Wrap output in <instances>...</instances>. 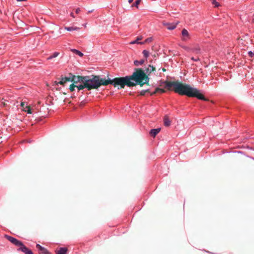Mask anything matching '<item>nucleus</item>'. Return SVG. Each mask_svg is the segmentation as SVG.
I'll return each mask as SVG.
<instances>
[{
    "label": "nucleus",
    "mask_w": 254,
    "mask_h": 254,
    "mask_svg": "<svg viewBox=\"0 0 254 254\" xmlns=\"http://www.w3.org/2000/svg\"><path fill=\"white\" fill-rule=\"evenodd\" d=\"M160 86L167 90L173 91L181 95H186L190 97H196L202 100H206L204 95L196 88L188 84H184L178 82L164 81L162 82Z\"/></svg>",
    "instance_id": "obj_1"
},
{
    "label": "nucleus",
    "mask_w": 254,
    "mask_h": 254,
    "mask_svg": "<svg viewBox=\"0 0 254 254\" xmlns=\"http://www.w3.org/2000/svg\"><path fill=\"white\" fill-rule=\"evenodd\" d=\"M85 84V88L88 90L96 89L101 85H107L108 82L105 79H100L99 77L95 76L92 79H89L88 76H84L83 78Z\"/></svg>",
    "instance_id": "obj_2"
},
{
    "label": "nucleus",
    "mask_w": 254,
    "mask_h": 254,
    "mask_svg": "<svg viewBox=\"0 0 254 254\" xmlns=\"http://www.w3.org/2000/svg\"><path fill=\"white\" fill-rule=\"evenodd\" d=\"M130 79L127 76L124 77L115 78L113 80L106 79V81L108 82V85L113 84L115 87L120 85L121 88H124L126 85L128 87L133 86V84L131 82Z\"/></svg>",
    "instance_id": "obj_3"
},
{
    "label": "nucleus",
    "mask_w": 254,
    "mask_h": 254,
    "mask_svg": "<svg viewBox=\"0 0 254 254\" xmlns=\"http://www.w3.org/2000/svg\"><path fill=\"white\" fill-rule=\"evenodd\" d=\"M83 78H84V76H73L72 77L71 80L72 83L69 86L70 91H73L75 88H76L78 91L85 88V84Z\"/></svg>",
    "instance_id": "obj_4"
},
{
    "label": "nucleus",
    "mask_w": 254,
    "mask_h": 254,
    "mask_svg": "<svg viewBox=\"0 0 254 254\" xmlns=\"http://www.w3.org/2000/svg\"><path fill=\"white\" fill-rule=\"evenodd\" d=\"M145 77L144 73L140 69L134 72L131 76H128V77L131 79V82L133 84V86L136 85L137 82H142Z\"/></svg>",
    "instance_id": "obj_5"
},
{
    "label": "nucleus",
    "mask_w": 254,
    "mask_h": 254,
    "mask_svg": "<svg viewBox=\"0 0 254 254\" xmlns=\"http://www.w3.org/2000/svg\"><path fill=\"white\" fill-rule=\"evenodd\" d=\"M21 107L22 108V110L28 114L37 113L38 111V109L34 108V106L33 105H28L27 103L25 102H22L21 103Z\"/></svg>",
    "instance_id": "obj_6"
},
{
    "label": "nucleus",
    "mask_w": 254,
    "mask_h": 254,
    "mask_svg": "<svg viewBox=\"0 0 254 254\" xmlns=\"http://www.w3.org/2000/svg\"><path fill=\"white\" fill-rule=\"evenodd\" d=\"M141 37H138L136 40H133L129 42V44H136L138 45H142L146 43H149L152 41L153 38L152 37H149L146 39L143 42H139L140 40H141Z\"/></svg>",
    "instance_id": "obj_7"
},
{
    "label": "nucleus",
    "mask_w": 254,
    "mask_h": 254,
    "mask_svg": "<svg viewBox=\"0 0 254 254\" xmlns=\"http://www.w3.org/2000/svg\"><path fill=\"white\" fill-rule=\"evenodd\" d=\"M5 237L11 243H12L13 244L17 247H19V248L21 246V245L22 244V243L20 241H18V240L8 235H5Z\"/></svg>",
    "instance_id": "obj_8"
},
{
    "label": "nucleus",
    "mask_w": 254,
    "mask_h": 254,
    "mask_svg": "<svg viewBox=\"0 0 254 254\" xmlns=\"http://www.w3.org/2000/svg\"><path fill=\"white\" fill-rule=\"evenodd\" d=\"M18 251H20L25 254H33L32 252L25 247L23 244L21 245V246L18 249Z\"/></svg>",
    "instance_id": "obj_9"
},
{
    "label": "nucleus",
    "mask_w": 254,
    "mask_h": 254,
    "mask_svg": "<svg viewBox=\"0 0 254 254\" xmlns=\"http://www.w3.org/2000/svg\"><path fill=\"white\" fill-rule=\"evenodd\" d=\"M36 248L40 252V254H51V253L46 249L39 244L36 245Z\"/></svg>",
    "instance_id": "obj_10"
},
{
    "label": "nucleus",
    "mask_w": 254,
    "mask_h": 254,
    "mask_svg": "<svg viewBox=\"0 0 254 254\" xmlns=\"http://www.w3.org/2000/svg\"><path fill=\"white\" fill-rule=\"evenodd\" d=\"M178 23H179V21H178L176 23H167L165 24V25L166 26V28L168 30H173L176 28V27H177V25L178 24Z\"/></svg>",
    "instance_id": "obj_11"
},
{
    "label": "nucleus",
    "mask_w": 254,
    "mask_h": 254,
    "mask_svg": "<svg viewBox=\"0 0 254 254\" xmlns=\"http://www.w3.org/2000/svg\"><path fill=\"white\" fill-rule=\"evenodd\" d=\"M182 35L183 37L184 40H186L190 38L189 33L188 30L186 29H183L182 31Z\"/></svg>",
    "instance_id": "obj_12"
},
{
    "label": "nucleus",
    "mask_w": 254,
    "mask_h": 254,
    "mask_svg": "<svg viewBox=\"0 0 254 254\" xmlns=\"http://www.w3.org/2000/svg\"><path fill=\"white\" fill-rule=\"evenodd\" d=\"M160 131V128H155V129H152L150 131V135L154 137Z\"/></svg>",
    "instance_id": "obj_13"
},
{
    "label": "nucleus",
    "mask_w": 254,
    "mask_h": 254,
    "mask_svg": "<svg viewBox=\"0 0 254 254\" xmlns=\"http://www.w3.org/2000/svg\"><path fill=\"white\" fill-rule=\"evenodd\" d=\"M67 251L66 248H60L56 251V254H66Z\"/></svg>",
    "instance_id": "obj_14"
},
{
    "label": "nucleus",
    "mask_w": 254,
    "mask_h": 254,
    "mask_svg": "<svg viewBox=\"0 0 254 254\" xmlns=\"http://www.w3.org/2000/svg\"><path fill=\"white\" fill-rule=\"evenodd\" d=\"M158 92H159L160 93H163L165 92V89H163V88H159V87L156 88L155 89V91L152 93H151V95L154 94Z\"/></svg>",
    "instance_id": "obj_15"
},
{
    "label": "nucleus",
    "mask_w": 254,
    "mask_h": 254,
    "mask_svg": "<svg viewBox=\"0 0 254 254\" xmlns=\"http://www.w3.org/2000/svg\"><path fill=\"white\" fill-rule=\"evenodd\" d=\"M171 122L168 117H165L164 118V124L166 127H169L170 125Z\"/></svg>",
    "instance_id": "obj_16"
},
{
    "label": "nucleus",
    "mask_w": 254,
    "mask_h": 254,
    "mask_svg": "<svg viewBox=\"0 0 254 254\" xmlns=\"http://www.w3.org/2000/svg\"><path fill=\"white\" fill-rule=\"evenodd\" d=\"M71 52L73 54H75L79 56L80 57H82L83 55V54L80 51L76 50V49H71Z\"/></svg>",
    "instance_id": "obj_17"
},
{
    "label": "nucleus",
    "mask_w": 254,
    "mask_h": 254,
    "mask_svg": "<svg viewBox=\"0 0 254 254\" xmlns=\"http://www.w3.org/2000/svg\"><path fill=\"white\" fill-rule=\"evenodd\" d=\"M69 81V79L68 78H66V77L64 78L61 79V80L59 82H58V84H60L61 85H64L67 81Z\"/></svg>",
    "instance_id": "obj_18"
},
{
    "label": "nucleus",
    "mask_w": 254,
    "mask_h": 254,
    "mask_svg": "<svg viewBox=\"0 0 254 254\" xmlns=\"http://www.w3.org/2000/svg\"><path fill=\"white\" fill-rule=\"evenodd\" d=\"M64 28L68 31H71L73 30H77L79 29V28L75 27V26L65 27Z\"/></svg>",
    "instance_id": "obj_19"
},
{
    "label": "nucleus",
    "mask_w": 254,
    "mask_h": 254,
    "mask_svg": "<svg viewBox=\"0 0 254 254\" xmlns=\"http://www.w3.org/2000/svg\"><path fill=\"white\" fill-rule=\"evenodd\" d=\"M144 63V60H136L134 61V64L136 66H138L139 65L142 64Z\"/></svg>",
    "instance_id": "obj_20"
},
{
    "label": "nucleus",
    "mask_w": 254,
    "mask_h": 254,
    "mask_svg": "<svg viewBox=\"0 0 254 254\" xmlns=\"http://www.w3.org/2000/svg\"><path fill=\"white\" fill-rule=\"evenodd\" d=\"M59 54H60V53L59 52H56L52 55L48 57L47 60H49L52 59L53 58H56L57 57H58L59 55Z\"/></svg>",
    "instance_id": "obj_21"
},
{
    "label": "nucleus",
    "mask_w": 254,
    "mask_h": 254,
    "mask_svg": "<svg viewBox=\"0 0 254 254\" xmlns=\"http://www.w3.org/2000/svg\"><path fill=\"white\" fill-rule=\"evenodd\" d=\"M142 54L143 55V56L145 58V59H147L148 57H149V52L148 50H144L142 52Z\"/></svg>",
    "instance_id": "obj_22"
},
{
    "label": "nucleus",
    "mask_w": 254,
    "mask_h": 254,
    "mask_svg": "<svg viewBox=\"0 0 254 254\" xmlns=\"http://www.w3.org/2000/svg\"><path fill=\"white\" fill-rule=\"evenodd\" d=\"M141 0H136L135 2L132 5V6H135L136 7H138V4H139Z\"/></svg>",
    "instance_id": "obj_23"
},
{
    "label": "nucleus",
    "mask_w": 254,
    "mask_h": 254,
    "mask_svg": "<svg viewBox=\"0 0 254 254\" xmlns=\"http://www.w3.org/2000/svg\"><path fill=\"white\" fill-rule=\"evenodd\" d=\"M212 3L215 5V7H218L220 6V4L216 0H212Z\"/></svg>",
    "instance_id": "obj_24"
},
{
    "label": "nucleus",
    "mask_w": 254,
    "mask_h": 254,
    "mask_svg": "<svg viewBox=\"0 0 254 254\" xmlns=\"http://www.w3.org/2000/svg\"><path fill=\"white\" fill-rule=\"evenodd\" d=\"M148 70L154 71L155 70V68L153 66L149 65L148 68Z\"/></svg>",
    "instance_id": "obj_25"
},
{
    "label": "nucleus",
    "mask_w": 254,
    "mask_h": 254,
    "mask_svg": "<svg viewBox=\"0 0 254 254\" xmlns=\"http://www.w3.org/2000/svg\"><path fill=\"white\" fill-rule=\"evenodd\" d=\"M80 11V8H77L75 10L76 13L78 14Z\"/></svg>",
    "instance_id": "obj_26"
},
{
    "label": "nucleus",
    "mask_w": 254,
    "mask_h": 254,
    "mask_svg": "<svg viewBox=\"0 0 254 254\" xmlns=\"http://www.w3.org/2000/svg\"><path fill=\"white\" fill-rule=\"evenodd\" d=\"M145 92H146V91L142 90V91H140V94L141 95H144L145 94Z\"/></svg>",
    "instance_id": "obj_27"
},
{
    "label": "nucleus",
    "mask_w": 254,
    "mask_h": 254,
    "mask_svg": "<svg viewBox=\"0 0 254 254\" xmlns=\"http://www.w3.org/2000/svg\"><path fill=\"white\" fill-rule=\"evenodd\" d=\"M70 16L73 18L75 17L74 15V14L73 12H71L70 14Z\"/></svg>",
    "instance_id": "obj_28"
},
{
    "label": "nucleus",
    "mask_w": 254,
    "mask_h": 254,
    "mask_svg": "<svg viewBox=\"0 0 254 254\" xmlns=\"http://www.w3.org/2000/svg\"><path fill=\"white\" fill-rule=\"evenodd\" d=\"M94 9H92V10H89V11L87 12V13L88 14V13H91V12H93V11H94Z\"/></svg>",
    "instance_id": "obj_29"
},
{
    "label": "nucleus",
    "mask_w": 254,
    "mask_h": 254,
    "mask_svg": "<svg viewBox=\"0 0 254 254\" xmlns=\"http://www.w3.org/2000/svg\"><path fill=\"white\" fill-rule=\"evenodd\" d=\"M133 1V0H128V2L131 3Z\"/></svg>",
    "instance_id": "obj_30"
},
{
    "label": "nucleus",
    "mask_w": 254,
    "mask_h": 254,
    "mask_svg": "<svg viewBox=\"0 0 254 254\" xmlns=\"http://www.w3.org/2000/svg\"><path fill=\"white\" fill-rule=\"evenodd\" d=\"M249 54H252V52H249Z\"/></svg>",
    "instance_id": "obj_31"
},
{
    "label": "nucleus",
    "mask_w": 254,
    "mask_h": 254,
    "mask_svg": "<svg viewBox=\"0 0 254 254\" xmlns=\"http://www.w3.org/2000/svg\"><path fill=\"white\" fill-rule=\"evenodd\" d=\"M239 40V42H240V41L242 40V39H241V40Z\"/></svg>",
    "instance_id": "obj_32"
}]
</instances>
